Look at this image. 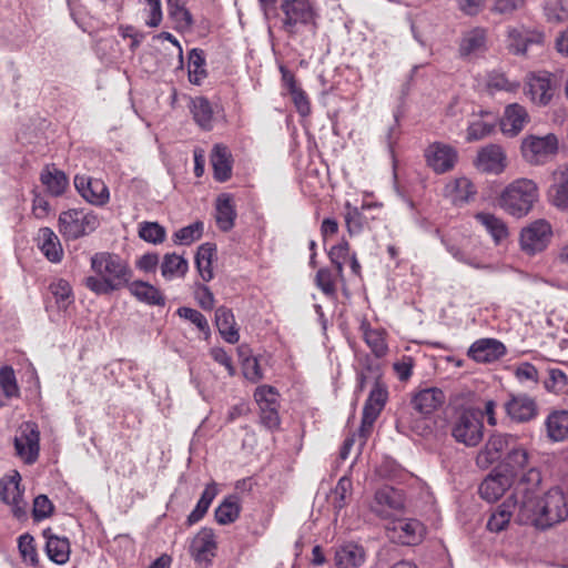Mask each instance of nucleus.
<instances>
[{"label":"nucleus","instance_id":"f257e3e1","mask_svg":"<svg viewBox=\"0 0 568 568\" xmlns=\"http://www.w3.org/2000/svg\"><path fill=\"white\" fill-rule=\"evenodd\" d=\"M567 518L568 503L560 489H549L544 496L527 488L521 489L520 509L516 514L517 524L546 530Z\"/></svg>","mask_w":568,"mask_h":568},{"label":"nucleus","instance_id":"f03ea898","mask_svg":"<svg viewBox=\"0 0 568 568\" xmlns=\"http://www.w3.org/2000/svg\"><path fill=\"white\" fill-rule=\"evenodd\" d=\"M94 276H88L84 285L91 292L103 295L125 286L132 277L129 264L118 254L98 252L91 257Z\"/></svg>","mask_w":568,"mask_h":568},{"label":"nucleus","instance_id":"7ed1b4c3","mask_svg":"<svg viewBox=\"0 0 568 568\" xmlns=\"http://www.w3.org/2000/svg\"><path fill=\"white\" fill-rule=\"evenodd\" d=\"M538 186L529 179H518L501 193L499 205L513 216L527 215L538 200Z\"/></svg>","mask_w":568,"mask_h":568},{"label":"nucleus","instance_id":"20e7f679","mask_svg":"<svg viewBox=\"0 0 568 568\" xmlns=\"http://www.w3.org/2000/svg\"><path fill=\"white\" fill-rule=\"evenodd\" d=\"M483 412L463 408L456 412L452 422L450 433L457 443L467 447L477 446L484 437Z\"/></svg>","mask_w":568,"mask_h":568},{"label":"nucleus","instance_id":"39448f33","mask_svg":"<svg viewBox=\"0 0 568 568\" xmlns=\"http://www.w3.org/2000/svg\"><path fill=\"white\" fill-rule=\"evenodd\" d=\"M100 222L97 215L83 210H68L59 216V231L67 240H77L93 232Z\"/></svg>","mask_w":568,"mask_h":568},{"label":"nucleus","instance_id":"423d86ee","mask_svg":"<svg viewBox=\"0 0 568 568\" xmlns=\"http://www.w3.org/2000/svg\"><path fill=\"white\" fill-rule=\"evenodd\" d=\"M405 507V498L400 490L390 486L379 488L369 505L373 514L382 519H395Z\"/></svg>","mask_w":568,"mask_h":568},{"label":"nucleus","instance_id":"0eeeda50","mask_svg":"<svg viewBox=\"0 0 568 568\" xmlns=\"http://www.w3.org/2000/svg\"><path fill=\"white\" fill-rule=\"evenodd\" d=\"M387 397L388 392L386 386L376 381L363 407L359 427V437L363 438L362 445L365 444L366 438L371 434L375 420L386 404Z\"/></svg>","mask_w":568,"mask_h":568},{"label":"nucleus","instance_id":"6e6552de","mask_svg":"<svg viewBox=\"0 0 568 568\" xmlns=\"http://www.w3.org/2000/svg\"><path fill=\"white\" fill-rule=\"evenodd\" d=\"M386 531L390 541L414 546L423 540L426 529L417 519L396 518L387 524Z\"/></svg>","mask_w":568,"mask_h":568},{"label":"nucleus","instance_id":"1a4fd4ad","mask_svg":"<svg viewBox=\"0 0 568 568\" xmlns=\"http://www.w3.org/2000/svg\"><path fill=\"white\" fill-rule=\"evenodd\" d=\"M14 449L26 464L37 462L40 453V432L38 425L32 422L23 423L19 428V435L14 437Z\"/></svg>","mask_w":568,"mask_h":568},{"label":"nucleus","instance_id":"9d476101","mask_svg":"<svg viewBox=\"0 0 568 568\" xmlns=\"http://www.w3.org/2000/svg\"><path fill=\"white\" fill-rule=\"evenodd\" d=\"M558 150V140L554 134L545 136L529 135L521 142V154L530 164H542Z\"/></svg>","mask_w":568,"mask_h":568},{"label":"nucleus","instance_id":"9b49d317","mask_svg":"<svg viewBox=\"0 0 568 568\" xmlns=\"http://www.w3.org/2000/svg\"><path fill=\"white\" fill-rule=\"evenodd\" d=\"M254 398L260 407L262 425L268 429H276L280 426L277 390L272 386L262 385L256 388Z\"/></svg>","mask_w":568,"mask_h":568},{"label":"nucleus","instance_id":"f8f14e48","mask_svg":"<svg viewBox=\"0 0 568 568\" xmlns=\"http://www.w3.org/2000/svg\"><path fill=\"white\" fill-rule=\"evenodd\" d=\"M21 477L18 473L9 478L0 479V499L11 507L13 516L21 520L27 518V503L23 499Z\"/></svg>","mask_w":568,"mask_h":568},{"label":"nucleus","instance_id":"ddd939ff","mask_svg":"<svg viewBox=\"0 0 568 568\" xmlns=\"http://www.w3.org/2000/svg\"><path fill=\"white\" fill-rule=\"evenodd\" d=\"M550 236V224L546 220H537L521 231V248L528 254L540 252L547 246Z\"/></svg>","mask_w":568,"mask_h":568},{"label":"nucleus","instance_id":"4468645a","mask_svg":"<svg viewBox=\"0 0 568 568\" xmlns=\"http://www.w3.org/2000/svg\"><path fill=\"white\" fill-rule=\"evenodd\" d=\"M520 500L521 489H516L491 513L487 521V529L493 532H500L507 528L511 518L516 521V514L520 509Z\"/></svg>","mask_w":568,"mask_h":568},{"label":"nucleus","instance_id":"2eb2a0df","mask_svg":"<svg viewBox=\"0 0 568 568\" xmlns=\"http://www.w3.org/2000/svg\"><path fill=\"white\" fill-rule=\"evenodd\" d=\"M513 438L514 436L508 434L491 435L485 446L478 452L476 465L481 469H486L494 463L499 462L503 455L507 454Z\"/></svg>","mask_w":568,"mask_h":568},{"label":"nucleus","instance_id":"dca6fc26","mask_svg":"<svg viewBox=\"0 0 568 568\" xmlns=\"http://www.w3.org/2000/svg\"><path fill=\"white\" fill-rule=\"evenodd\" d=\"M281 10L285 14L283 27L288 32H293L295 26L298 23H315L316 14L310 2L283 0Z\"/></svg>","mask_w":568,"mask_h":568},{"label":"nucleus","instance_id":"f3484780","mask_svg":"<svg viewBox=\"0 0 568 568\" xmlns=\"http://www.w3.org/2000/svg\"><path fill=\"white\" fill-rule=\"evenodd\" d=\"M427 165L436 173L450 171L457 161V151L445 143L434 142L425 150Z\"/></svg>","mask_w":568,"mask_h":568},{"label":"nucleus","instance_id":"a211bd4d","mask_svg":"<svg viewBox=\"0 0 568 568\" xmlns=\"http://www.w3.org/2000/svg\"><path fill=\"white\" fill-rule=\"evenodd\" d=\"M74 186L80 195L91 204L104 205L109 201V189L100 179L75 175Z\"/></svg>","mask_w":568,"mask_h":568},{"label":"nucleus","instance_id":"6ab92c4d","mask_svg":"<svg viewBox=\"0 0 568 568\" xmlns=\"http://www.w3.org/2000/svg\"><path fill=\"white\" fill-rule=\"evenodd\" d=\"M506 165V154L498 144H488L481 148L475 160V166L484 173L499 174Z\"/></svg>","mask_w":568,"mask_h":568},{"label":"nucleus","instance_id":"aec40b11","mask_svg":"<svg viewBox=\"0 0 568 568\" xmlns=\"http://www.w3.org/2000/svg\"><path fill=\"white\" fill-rule=\"evenodd\" d=\"M216 541L212 529L202 528L192 539L190 554L199 565L207 566L215 556Z\"/></svg>","mask_w":568,"mask_h":568},{"label":"nucleus","instance_id":"412c9836","mask_svg":"<svg viewBox=\"0 0 568 568\" xmlns=\"http://www.w3.org/2000/svg\"><path fill=\"white\" fill-rule=\"evenodd\" d=\"M544 33L525 27L509 28L507 31V48L514 54H525L529 45L541 44Z\"/></svg>","mask_w":568,"mask_h":568},{"label":"nucleus","instance_id":"4be33fe9","mask_svg":"<svg viewBox=\"0 0 568 568\" xmlns=\"http://www.w3.org/2000/svg\"><path fill=\"white\" fill-rule=\"evenodd\" d=\"M445 402L446 396L440 388L428 387L414 394L410 404L417 413L428 416L440 408Z\"/></svg>","mask_w":568,"mask_h":568},{"label":"nucleus","instance_id":"5701e85b","mask_svg":"<svg viewBox=\"0 0 568 568\" xmlns=\"http://www.w3.org/2000/svg\"><path fill=\"white\" fill-rule=\"evenodd\" d=\"M506 354L505 345L495 338H481L471 344L468 356L478 363H491Z\"/></svg>","mask_w":568,"mask_h":568},{"label":"nucleus","instance_id":"b1692460","mask_svg":"<svg viewBox=\"0 0 568 568\" xmlns=\"http://www.w3.org/2000/svg\"><path fill=\"white\" fill-rule=\"evenodd\" d=\"M367 558L365 548L356 542H346L339 546L334 556L337 568H361Z\"/></svg>","mask_w":568,"mask_h":568},{"label":"nucleus","instance_id":"393cba45","mask_svg":"<svg viewBox=\"0 0 568 568\" xmlns=\"http://www.w3.org/2000/svg\"><path fill=\"white\" fill-rule=\"evenodd\" d=\"M527 121L528 113L526 109L518 103H513L505 109L504 116L500 120V130L506 135L515 136L524 129Z\"/></svg>","mask_w":568,"mask_h":568},{"label":"nucleus","instance_id":"a878e982","mask_svg":"<svg viewBox=\"0 0 568 568\" xmlns=\"http://www.w3.org/2000/svg\"><path fill=\"white\" fill-rule=\"evenodd\" d=\"M508 416L517 422H528L537 415V405L532 398L527 395L513 396L505 404Z\"/></svg>","mask_w":568,"mask_h":568},{"label":"nucleus","instance_id":"bb28decb","mask_svg":"<svg viewBox=\"0 0 568 568\" xmlns=\"http://www.w3.org/2000/svg\"><path fill=\"white\" fill-rule=\"evenodd\" d=\"M232 154L227 146L215 144L211 152L213 176L217 182H226L232 176Z\"/></svg>","mask_w":568,"mask_h":568},{"label":"nucleus","instance_id":"cd10ccee","mask_svg":"<svg viewBox=\"0 0 568 568\" xmlns=\"http://www.w3.org/2000/svg\"><path fill=\"white\" fill-rule=\"evenodd\" d=\"M554 183L549 187L550 202L559 209H568V163L559 166L554 173Z\"/></svg>","mask_w":568,"mask_h":568},{"label":"nucleus","instance_id":"c85d7f7f","mask_svg":"<svg viewBox=\"0 0 568 568\" xmlns=\"http://www.w3.org/2000/svg\"><path fill=\"white\" fill-rule=\"evenodd\" d=\"M486 30L474 28L464 33L459 43V54L462 58L476 57L486 51L487 45Z\"/></svg>","mask_w":568,"mask_h":568},{"label":"nucleus","instance_id":"c756f323","mask_svg":"<svg viewBox=\"0 0 568 568\" xmlns=\"http://www.w3.org/2000/svg\"><path fill=\"white\" fill-rule=\"evenodd\" d=\"M45 538V552L50 560L58 565L65 564L70 558V541L67 537H59L51 532V529L43 530Z\"/></svg>","mask_w":568,"mask_h":568},{"label":"nucleus","instance_id":"7c9ffc66","mask_svg":"<svg viewBox=\"0 0 568 568\" xmlns=\"http://www.w3.org/2000/svg\"><path fill=\"white\" fill-rule=\"evenodd\" d=\"M38 245L43 255L52 263L63 257V248L58 235L50 227H41L38 232Z\"/></svg>","mask_w":568,"mask_h":568},{"label":"nucleus","instance_id":"2f4dec72","mask_svg":"<svg viewBox=\"0 0 568 568\" xmlns=\"http://www.w3.org/2000/svg\"><path fill=\"white\" fill-rule=\"evenodd\" d=\"M215 325L225 342L230 344L239 342L240 334L232 310L225 306L217 307L215 311Z\"/></svg>","mask_w":568,"mask_h":568},{"label":"nucleus","instance_id":"473e14b6","mask_svg":"<svg viewBox=\"0 0 568 568\" xmlns=\"http://www.w3.org/2000/svg\"><path fill=\"white\" fill-rule=\"evenodd\" d=\"M504 466L506 471L510 475H518L520 471L529 468L528 452L513 438L511 445L504 458Z\"/></svg>","mask_w":568,"mask_h":568},{"label":"nucleus","instance_id":"72a5a7b5","mask_svg":"<svg viewBox=\"0 0 568 568\" xmlns=\"http://www.w3.org/2000/svg\"><path fill=\"white\" fill-rule=\"evenodd\" d=\"M40 181L52 196H60L69 185L67 174L54 165H47L41 174Z\"/></svg>","mask_w":568,"mask_h":568},{"label":"nucleus","instance_id":"f704fd0d","mask_svg":"<svg viewBox=\"0 0 568 568\" xmlns=\"http://www.w3.org/2000/svg\"><path fill=\"white\" fill-rule=\"evenodd\" d=\"M130 293L142 303L154 306H164L165 296L152 284L143 281H134L129 285Z\"/></svg>","mask_w":568,"mask_h":568},{"label":"nucleus","instance_id":"c9c22d12","mask_svg":"<svg viewBox=\"0 0 568 568\" xmlns=\"http://www.w3.org/2000/svg\"><path fill=\"white\" fill-rule=\"evenodd\" d=\"M509 487V479L505 475H489L479 485L480 497L488 503L496 501Z\"/></svg>","mask_w":568,"mask_h":568},{"label":"nucleus","instance_id":"e433bc0d","mask_svg":"<svg viewBox=\"0 0 568 568\" xmlns=\"http://www.w3.org/2000/svg\"><path fill=\"white\" fill-rule=\"evenodd\" d=\"M236 212L234 209L232 196L229 194H221L216 199V214L215 220L220 230L223 232L230 231L234 226Z\"/></svg>","mask_w":568,"mask_h":568},{"label":"nucleus","instance_id":"4c0bfd02","mask_svg":"<svg viewBox=\"0 0 568 568\" xmlns=\"http://www.w3.org/2000/svg\"><path fill=\"white\" fill-rule=\"evenodd\" d=\"M161 275L171 281L175 277H184L189 271V262L183 256L175 253H166L160 265Z\"/></svg>","mask_w":568,"mask_h":568},{"label":"nucleus","instance_id":"58836bf2","mask_svg":"<svg viewBox=\"0 0 568 568\" xmlns=\"http://www.w3.org/2000/svg\"><path fill=\"white\" fill-rule=\"evenodd\" d=\"M548 437L554 442H561L568 437V412L554 410L546 419Z\"/></svg>","mask_w":568,"mask_h":568},{"label":"nucleus","instance_id":"ea45409f","mask_svg":"<svg viewBox=\"0 0 568 568\" xmlns=\"http://www.w3.org/2000/svg\"><path fill=\"white\" fill-rule=\"evenodd\" d=\"M190 111L195 123L203 130H211L213 124V109L210 101L204 97L191 99Z\"/></svg>","mask_w":568,"mask_h":568},{"label":"nucleus","instance_id":"a19ab883","mask_svg":"<svg viewBox=\"0 0 568 568\" xmlns=\"http://www.w3.org/2000/svg\"><path fill=\"white\" fill-rule=\"evenodd\" d=\"M189 80L192 84L200 85L207 77L205 70L204 51L197 48L192 49L189 54Z\"/></svg>","mask_w":568,"mask_h":568},{"label":"nucleus","instance_id":"79ce46f5","mask_svg":"<svg viewBox=\"0 0 568 568\" xmlns=\"http://www.w3.org/2000/svg\"><path fill=\"white\" fill-rule=\"evenodd\" d=\"M241 507L239 497L235 495L227 496L215 509V519L220 525H229L234 523L240 516Z\"/></svg>","mask_w":568,"mask_h":568},{"label":"nucleus","instance_id":"37998d69","mask_svg":"<svg viewBox=\"0 0 568 568\" xmlns=\"http://www.w3.org/2000/svg\"><path fill=\"white\" fill-rule=\"evenodd\" d=\"M475 219L487 230L496 243L507 237L506 224L494 214L480 212L475 215Z\"/></svg>","mask_w":568,"mask_h":568},{"label":"nucleus","instance_id":"c03bdc74","mask_svg":"<svg viewBox=\"0 0 568 568\" xmlns=\"http://www.w3.org/2000/svg\"><path fill=\"white\" fill-rule=\"evenodd\" d=\"M0 392L6 398L20 396L16 373L11 366L7 365L0 368ZM3 405L4 404L0 402V407Z\"/></svg>","mask_w":568,"mask_h":568},{"label":"nucleus","instance_id":"a18cd8bd","mask_svg":"<svg viewBox=\"0 0 568 568\" xmlns=\"http://www.w3.org/2000/svg\"><path fill=\"white\" fill-rule=\"evenodd\" d=\"M248 353L250 349L245 346H241L239 348V355L242 358V369L245 378L256 383L263 378V373L257 358L250 356Z\"/></svg>","mask_w":568,"mask_h":568},{"label":"nucleus","instance_id":"49530a36","mask_svg":"<svg viewBox=\"0 0 568 568\" xmlns=\"http://www.w3.org/2000/svg\"><path fill=\"white\" fill-rule=\"evenodd\" d=\"M203 231V222L196 221L187 226L178 230L173 234V242L179 245H191L193 242L202 237Z\"/></svg>","mask_w":568,"mask_h":568},{"label":"nucleus","instance_id":"de8ad7c7","mask_svg":"<svg viewBox=\"0 0 568 568\" xmlns=\"http://www.w3.org/2000/svg\"><path fill=\"white\" fill-rule=\"evenodd\" d=\"M529 92L535 102L546 105L552 98L549 79L542 77L532 79L529 83Z\"/></svg>","mask_w":568,"mask_h":568},{"label":"nucleus","instance_id":"09e8293b","mask_svg":"<svg viewBox=\"0 0 568 568\" xmlns=\"http://www.w3.org/2000/svg\"><path fill=\"white\" fill-rule=\"evenodd\" d=\"M50 293L54 296L59 308H67L72 303V288L68 281L59 278L50 283Z\"/></svg>","mask_w":568,"mask_h":568},{"label":"nucleus","instance_id":"8fccbe9b","mask_svg":"<svg viewBox=\"0 0 568 568\" xmlns=\"http://www.w3.org/2000/svg\"><path fill=\"white\" fill-rule=\"evenodd\" d=\"M364 339L376 357L381 358L386 355L388 347L383 331L366 328L364 331Z\"/></svg>","mask_w":568,"mask_h":568},{"label":"nucleus","instance_id":"3c124183","mask_svg":"<svg viewBox=\"0 0 568 568\" xmlns=\"http://www.w3.org/2000/svg\"><path fill=\"white\" fill-rule=\"evenodd\" d=\"M139 236L145 242L161 244L165 240L166 232L158 222H142L139 226Z\"/></svg>","mask_w":568,"mask_h":568},{"label":"nucleus","instance_id":"603ef678","mask_svg":"<svg viewBox=\"0 0 568 568\" xmlns=\"http://www.w3.org/2000/svg\"><path fill=\"white\" fill-rule=\"evenodd\" d=\"M366 222V217L358 207L353 206L349 202L345 204V223L351 235L362 232Z\"/></svg>","mask_w":568,"mask_h":568},{"label":"nucleus","instance_id":"864d4df0","mask_svg":"<svg viewBox=\"0 0 568 568\" xmlns=\"http://www.w3.org/2000/svg\"><path fill=\"white\" fill-rule=\"evenodd\" d=\"M495 121L475 120L467 128L466 140L468 142L479 141L495 131Z\"/></svg>","mask_w":568,"mask_h":568},{"label":"nucleus","instance_id":"5fc2aeb1","mask_svg":"<svg viewBox=\"0 0 568 568\" xmlns=\"http://www.w3.org/2000/svg\"><path fill=\"white\" fill-rule=\"evenodd\" d=\"M352 490V480L351 478L343 476L338 479L336 487L333 491V507L335 510L339 511L343 509L346 504L347 499L351 496Z\"/></svg>","mask_w":568,"mask_h":568},{"label":"nucleus","instance_id":"6e6d98bb","mask_svg":"<svg viewBox=\"0 0 568 568\" xmlns=\"http://www.w3.org/2000/svg\"><path fill=\"white\" fill-rule=\"evenodd\" d=\"M544 10L549 22L559 23L568 20V7L564 0H547Z\"/></svg>","mask_w":568,"mask_h":568},{"label":"nucleus","instance_id":"4d7b16f0","mask_svg":"<svg viewBox=\"0 0 568 568\" xmlns=\"http://www.w3.org/2000/svg\"><path fill=\"white\" fill-rule=\"evenodd\" d=\"M316 286L328 297L336 294L335 278L331 270L323 267L320 268L315 276Z\"/></svg>","mask_w":568,"mask_h":568},{"label":"nucleus","instance_id":"13d9d810","mask_svg":"<svg viewBox=\"0 0 568 568\" xmlns=\"http://www.w3.org/2000/svg\"><path fill=\"white\" fill-rule=\"evenodd\" d=\"M178 315L190 322H192L201 332L210 334V326L205 316L195 308L180 307L178 308Z\"/></svg>","mask_w":568,"mask_h":568},{"label":"nucleus","instance_id":"bf43d9fd","mask_svg":"<svg viewBox=\"0 0 568 568\" xmlns=\"http://www.w3.org/2000/svg\"><path fill=\"white\" fill-rule=\"evenodd\" d=\"M18 547L24 561H30L31 565L38 564L34 538L31 535H21L18 539Z\"/></svg>","mask_w":568,"mask_h":568},{"label":"nucleus","instance_id":"052dcab7","mask_svg":"<svg viewBox=\"0 0 568 568\" xmlns=\"http://www.w3.org/2000/svg\"><path fill=\"white\" fill-rule=\"evenodd\" d=\"M545 387L549 392L560 393L568 385L567 375L559 368H550L548 378L544 382Z\"/></svg>","mask_w":568,"mask_h":568},{"label":"nucleus","instance_id":"680f3d73","mask_svg":"<svg viewBox=\"0 0 568 568\" xmlns=\"http://www.w3.org/2000/svg\"><path fill=\"white\" fill-rule=\"evenodd\" d=\"M54 506L45 495H39L33 500L32 516L36 521H40L53 514Z\"/></svg>","mask_w":568,"mask_h":568},{"label":"nucleus","instance_id":"e2e57ef3","mask_svg":"<svg viewBox=\"0 0 568 568\" xmlns=\"http://www.w3.org/2000/svg\"><path fill=\"white\" fill-rule=\"evenodd\" d=\"M476 194L474 184L466 178L456 181L455 203H467Z\"/></svg>","mask_w":568,"mask_h":568},{"label":"nucleus","instance_id":"0e129e2a","mask_svg":"<svg viewBox=\"0 0 568 568\" xmlns=\"http://www.w3.org/2000/svg\"><path fill=\"white\" fill-rule=\"evenodd\" d=\"M525 0H496L491 11L503 16H510L523 8Z\"/></svg>","mask_w":568,"mask_h":568},{"label":"nucleus","instance_id":"69168bd1","mask_svg":"<svg viewBox=\"0 0 568 568\" xmlns=\"http://www.w3.org/2000/svg\"><path fill=\"white\" fill-rule=\"evenodd\" d=\"M290 94L297 112L302 116H307L311 113V103L306 93L301 88H298L290 92Z\"/></svg>","mask_w":568,"mask_h":568},{"label":"nucleus","instance_id":"338daca9","mask_svg":"<svg viewBox=\"0 0 568 568\" xmlns=\"http://www.w3.org/2000/svg\"><path fill=\"white\" fill-rule=\"evenodd\" d=\"M187 0H168V10L169 14L182 13L183 14V23L185 27H191L193 24L192 14L186 9Z\"/></svg>","mask_w":568,"mask_h":568},{"label":"nucleus","instance_id":"774afa93","mask_svg":"<svg viewBox=\"0 0 568 568\" xmlns=\"http://www.w3.org/2000/svg\"><path fill=\"white\" fill-rule=\"evenodd\" d=\"M515 375L520 382L531 381L534 383H538V371L528 362L518 365Z\"/></svg>","mask_w":568,"mask_h":568}]
</instances>
